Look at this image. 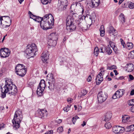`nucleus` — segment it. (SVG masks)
<instances>
[{"label":"nucleus","mask_w":134,"mask_h":134,"mask_svg":"<svg viewBox=\"0 0 134 134\" xmlns=\"http://www.w3.org/2000/svg\"><path fill=\"white\" fill-rule=\"evenodd\" d=\"M1 88L2 93L1 96L2 98L6 97V93L15 95L17 92L16 87L15 85L13 84L11 79L8 78L6 79L4 86L2 87L1 86Z\"/></svg>","instance_id":"obj_1"},{"label":"nucleus","mask_w":134,"mask_h":134,"mask_svg":"<svg viewBox=\"0 0 134 134\" xmlns=\"http://www.w3.org/2000/svg\"><path fill=\"white\" fill-rule=\"evenodd\" d=\"M22 114L21 111L19 110H17L15 112L12 122L13 124V127L16 129L20 127V123L22 118Z\"/></svg>","instance_id":"obj_2"},{"label":"nucleus","mask_w":134,"mask_h":134,"mask_svg":"<svg viewBox=\"0 0 134 134\" xmlns=\"http://www.w3.org/2000/svg\"><path fill=\"white\" fill-rule=\"evenodd\" d=\"M66 29L68 31L71 32L75 30L76 26L74 23V19L71 16L68 15L66 20Z\"/></svg>","instance_id":"obj_3"},{"label":"nucleus","mask_w":134,"mask_h":134,"mask_svg":"<svg viewBox=\"0 0 134 134\" xmlns=\"http://www.w3.org/2000/svg\"><path fill=\"white\" fill-rule=\"evenodd\" d=\"M37 51L36 46L34 43L28 45L26 46L25 52L27 55L31 56V57H34L35 52Z\"/></svg>","instance_id":"obj_4"},{"label":"nucleus","mask_w":134,"mask_h":134,"mask_svg":"<svg viewBox=\"0 0 134 134\" xmlns=\"http://www.w3.org/2000/svg\"><path fill=\"white\" fill-rule=\"evenodd\" d=\"M12 20L8 16H3L0 17V26L3 28L9 26L11 24Z\"/></svg>","instance_id":"obj_5"},{"label":"nucleus","mask_w":134,"mask_h":134,"mask_svg":"<svg viewBox=\"0 0 134 134\" xmlns=\"http://www.w3.org/2000/svg\"><path fill=\"white\" fill-rule=\"evenodd\" d=\"M23 64H18L16 65L15 68V72L19 76L23 77L26 74V68Z\"/></svg>","instance_id":"obj_6"},{"label":"nucleus","mask_w":134,"mask_h":134,"mask_svg":"<svg viewBox=\"0 0 134 134\" xmlns=\"http://www.w3.org/2000/svg\"><path fill=\"white\" fill-rule=\"evenodd\" d=\"M95 15L94 13L92 15L87 14L86 16H83L82 17V19H85L86 21L87 27L89 26V27L92 24L93 21H95Z\"/></svg>","instance_id":"obj_7"},{"label":"nucleus","mask_w":134,"mask_h":134,"mask_svg":"<svg viewBox=\"0 0 134 134\" xmlns=\"http://www.w3.org/2000/svg\"><path fill=\"white\" fill-rule=\"evenodd\" d=\"M44 82V80H41L37 87L36 92L37 94L39 96H41L43 94V92L45 87Z\"/></svg>","instance_id":"obj_8"},{"label":"nucleus","mask_w":134,"mask_h":134,"mask_svg":"<svg viewBox=\"0 0 134 134\" xmlns=\"http://www.w3.org/2000/svg\"><path fill=\"white\" fill-rule=\"evenodd\" d=\"M68 3L67 0H59L58 1V10L60 11H64L66 8Z\"/></svg>","instance_id":"obj_9"},{"label":"nucleus","mask_w":134,"mask_h":134,"mask_svg":"<svg viewBox=\"0 0 134 134\" xmlns=\"http://www.w3.org/2000/svg\"><path fill=\"white\" fill-rule=\"evenodd\" d=\"M98 101L99 103H102L105 101L108 97L107 93L101 91L97 95Z\"/></svg>","instance_id":"obj_10"},{"label":"nucleus","mask_w":134,"mask_h":134,"mask_svg":"<svg viewBox=\"0 0 134 134\" xmlns=\"http://www.w3.org/2000/svg\"><path fill=\"white\" fill-rule=\"evenodd\" d=\"M44 17L47 19L46 21L50 26V28H52L54 25V19L52 15L50 14H47L45 15Z\"/></svg>","instance_id":"obj_11"},{"label":"nucleus","mask_w":134,"mask_h":134,"mask_svg":"<svg viewBox=\"0 0 134 134\" xmlns=\"http://www.w3.org/2000/svg\"><path fill=\"white\" fill-rule=\"evenodd\" d=\"M47 19L46 18H45L44 16L42 18H41V19L40 21V22L41 27L43 29H51V28H50V26L46 21Z\"/></svg>","instance_id":"obj_12"},{"label":"nucleus","mask_w":134,"mask_h":134,"mask_svg":"<svg viewBox=\"0 0 134 134\" xmlns=\"http://www.w3.org/2000/svg\"><path fill=\"white\" fill-rule=\"evenodd\" d=\"M10 52V51L8 48H2L0 50V56L3 58L7 57L9 55Z\"/></svg>","instance_id":"obj_13"},{"label":"nucleus","mask_w":134,"mask_h":134,"mask_svg":"<svg viewBox=\"0 0 134 134\" xmlns=\"http://www.w3.org/2000/svg\"><path fill=\"white\" fill-rule=\"evenodd\" d=\"M125 128L119 126H115L112 128V131L115 133H121L124 131Z\"/></svg>","instance_id":"obj_14"},{"label":"nucleus","mask_w":134,"mask_h":134,"mask_svg":"<svg viewBox=\"0 0 134 134\" xmlns=\"http://www.w3.org/2000/svg\"><path fill=\"white\" fill-rule=\"evenodd\" d=\"M47 113V110L39 109L36 112V114L40 118L43 119L46 116Z\"/></svg>","instance_id":"obj_15"},{"label":"nucleus","mask_w":134,"mask_h":134,"mask_svg":"<svg viewBox=\"0 0 134 134\" xmlns=\"http://www.w3.org/2000/svg\"><path fill=\"white\" fill-rule=\"evenodd\" d=\"M100 3V0H90L88 3L89 5L92 8L97 7Z\"/></svg>","instance_id":"obj_16"},{"label":"nucleus","mask_w":134,"mask_h":134,"mask_svg":"<svg viewBox=\"0 0 134 134\" xmlns=\"http://www.w3.org/2000/svg\"><path fill=\"white\" fill-rule=\"evenodd\" d=\"M131 117H130L128 115H125L122 116V123L130 124L131 122Z\"/></svg>","instance_id":"obj_17"},{"label":"nucleus","mask_w":134,"mask_h":134,"mask_svg":"<svg viewBox=\"0 0 134 134\" xmlns=\"http://www.w3.org/2000/svg\"><path fill=\"white\" fill-rule=\"evenodd\" d=\"M49 54L47 51L44 52L41 55V59L44 63L47 62L48 59Z\"/></svg>","instance_id":"obj_18"},{"label":"nucleus","mask_w":134,"mask_h":134,"mask_svg":"<svg viewBox=\"0 0 134 134\" xmlns=\"http://www.w3.org/2000/svg\"><path fill=\"white\" fill-rule=\"evenodd\" d=\"M101 72H100L97 75L96 79V84L97 85H99L103 80V77L102 76V74L101 73Z\"/></svg>","instance_id":"obj_19"},{"label":"nucleus","mask_w":134,"mask_h":134,"mask_svg":"<svg viewBox=\"0 0 134 134\" xmlns=\"http://www.w3.org/2000/svg\"><path fill=\"white\" fill-rule=\"evenodd\" d=\"M47 78L48 79V83H55V80L52 74H48L47 76Z\"/></svg>","instance_id":"obj_20"},{"label":"nucleus","mask_w":134,"mask_h":134,"mask_svg":"<svg viewBox=\"0 0 134 134\" xmlns=\"http://www.w3.org/2000/svg\"><path fill=\"white\" fill-rule=\"evenodd\" d=\"M112 116V114L110 112H107L105 116V119L104 120L106 121H108L110 120Z\"/></svg>","instance_id":"obj_21"},{"label":"nucleus","mask_w":134,"mask_h":134,"mask_svg":"<svg viewBox=\"0 0 134 134\" xmlns=\"http://www.w3.org/2000/svg\"><path fill=\"white\" fill-rule=\"evenodd\" d=\"M48 38L49 40H57L58 36L55 33H52L49 35Z\"/></svg>","instance_id":"obj_22"},{"label":"nucleus","mask_w":134,"mask_h":134,"mask_svg":"<svg viewBox=\"0 0 134 134\" xmlns=\"http://www.w3.org/2000/svg\"><path fill=\"white\" fill-rule=\"evenodd\" d=\"M124 93L125 90L123 89H119L116 92V94L117 93L118 98H119L121 97Z\"/></svg>","instance_id":"obj_23"},{"label":"nucleus","mask_w":134,"mask_h":134,"mask_svg":"<svg viewBox=\"0 0 134 134\" xmlns=\"http://www.w3.org/2000/svg\"><path fill=\"white\" fill-rule=\"evenodd\" d=\"M57 40H49L48 41V44L50 46H55L57 43Z\"/></svg>","instance_id":"obj_24"},{"label":"nucleus","mask_w":134,"mask_h":134,"mask_svg":"<svg viewBox=\"0 0 134 134\" xmlns=\"http://www.w3.org/2000/svg\"><path fill=\"white\" fill-rule=\"evenodd\" d=\"M126 65L127 66V70L128 72H131L134 69V66L132 64L130 63L129 64H127Z\"/></svg>","instance_id":"obj_25"},{"label":"nucleus","mask_w":134,"mask_h":134,"mask_svg":"<svg viewBox=\"0 0 134 134\" xmlns=\"http://www.w3.org/2000/svg\"><path fill=\"white\" fill-rule=\"evenodd\" d=\"M30 18H32L35 21L38 22H40V20L41 19V18L39 16H36L34 15H32L31 16V15H30Z\"/></svg>","instance_id":"obj_26"},{"label":"nucleus","mask_w":134,"mask_h":134,"mask_svg":"<svg viewBox=\"0 0 134 134\" xmlns=\"http://www.w3.org/2000/svg\"><path fill=\"white\" fill-rule=\"evenodd\" d=\"M111 47L113 48V49L115 53H118V48L115 45L114 43L112 42H110Z\"/></svg>","instance_id":"obj_27"},{"label":"nucleus","mask_w":134,"mask_h":134,"mask_svg":"<svg viewBox=\"0 0 134 134\" xmlns=\"http://www.w3.org/2000/svg\"><path fill=\"white\" fill-rule=\"evenodd\" d=\"M100 36H103L105 35V30L104 27L103 25H102L100 27Z\"/></svg>","instance_id":"obj_28"},{"label":"nucleus","mask_w":134,"mask_h":134,"mask_svg":"<svg viewBox=\"0 0 134 134\" xmlns=\"http://www.w3.org/2000/svg\"><path fill=\"white\" fill-rule=\"evenodd\" d=\"M119 18L122 23L125 22V18L124 14L122 13H121L119 15Z\"/></svg>","instance_id":"obj_29"},{"label":"nucleus","mask_w":134,"mask_h":134,"mask_svg":"<svg viewBox=\"0 0 134 134\" xmlns=\"http://www.w3.org/2000/svg\"><path fill=\"white\" fill-rule=\"evenodd\" d=\"M54 83H48V84L47 85V86H48V87L49 89L51 90L54 88Z\"/></svg>","instance_id":"obj_30"},{"label":"nucleus","mask_w":134,"mask_h":134,"mask_svg":"<svg viewBox=\"0 0 134 134\" xmlns=\"http://www.w3.org/2000/svg\"><path fill=\"white\" fill-rule=\"evenodd\" d=\"M99 52V49H98V48L97 47H96L94 51V54L96 55V56H97Z\"/></svg>","instance_id":"obj_31"},{"label":"nucleus","mask_w":134,"mask_h":134,"mask_svg":"<svg viewBox=\"0 0 134 134\" xmlns=\"http://www.w3.org/2000/svg\"><path fill=\"white\" fill-rule=\"evenodd\" d=\"M127 48L129 49L132 48L133 47V44L132 43L128 42L127 43Z\"/></svg>","instance_id":"obj_32"},{"label":"nucleus","mask_w":134,"mask_h":134,"mask_svg":"<svg viewBox=\"0 0 134 134\" xmlns=\"http://www.w3.org/2000/svg\"><path fill=\"white\" fill-rule=\"evenodd\" d=\"M105 51L107 52L108 54H110L112 52V51L109 47H108L107 48H105Z\"/></svg>","instance_id":"obj_33"},{"label":"nucleus","mask_w":134,"mask_h":134,"mask_svg":"<svg viewBox=\"0 0 134 134\" xmlns=\"http://www.w3.org/2000/svg\"><path fill=\"white\" fill-rule=\"evenodd\" d=\"M115 31V29H114L113 26H110L109 28V32L110 34H111L114 33Z\"/></svg>","instance_id":"obj_34"},{"label":"nucleus","mask_w":134,"mask_h":134,"mask_svg":"<svg viewBox=\"0 0 134 134\" xmlns=\"http://www.w3.org/2000/svg\"><path fill=\"white\" fill-rule=\"evenodd\" d=\"M128 57L131 59L134 58V50L130 52L128 55Z\"/></svg>","instance_id":"obj_35"},{"label":"nucleus","mask_w":134,"mask_h":134,"mask_svg":"<svg viewBox=\"0 0 134 134\" xmlns=\"http://www.w3.org/2000/svg\"><path fill=\"white\" fill-rule=\"evenodd\" d=\"M105 126L107 129H109L112 126L109 122H107L105 124Z\"/></svg>","instance_id":"obj_36"},{"label":"nucleus","mask_w":134,"mask_h":134,"mask_svg":"<svg viewBox=\"0 0 134 134\" xmlns=\"http://www.w3.org/2000/svg\"><path fill=\"white\" fill-rule=\"evenodd\" d=\"M78 22V25L80 27L81 29H82L83 30H87V27H85V26H82L81 25V23H80L79 21H77Z\"/></svg>","instance_id":"obj_37"},{"label":"nucleus","mask_w":134,"mask_h":134,"mask_svg":"<svg viewBox=\"0 0 134 134\" xmlns=\"http://www.w3.org/2000/svg\"><path fill=\"white\" fill-rule=\"evenodd\" d=\"M75 5V6L76 7H80L81 6V4L80 3H78L77 2H74L73 3V4L71 5V6H72Z\"/></svg>","instance_id":"obj_38"},{"label":"nucleus","mask_w":134,"mask_h":134,"mask_svg":"<svg viewBox=\"0 0 134 134\" xmlns=\"http://www.w3.org/2000/svg\"><path fill=\"white\" fill-rule=\"evenodd\" d=\"M51 0H41V2L43 4H47L48 3H50Z\"/></svg>","instance_id":"obj_39"},{"label":"nucleus","mask_w":134,"mask_h":134,"mask_svg":"<svg viewBox=\"0 0 134 134\" xmlns=\"http://www.w3.org/2000/svg\"><path fill=\"white\" fill-rule=\"evenodd\" d=\"M117 68L116 66L115 65H112L110 66H108L107 67V69L109 70H113L116 69Z\"/></svg>","instance_id":"obj_40"},{"label":"nucleus","mask_w":134,"mask_h":134,"mask_svg":"<svg viewBox=\"0 0 134 134\" xmlns=\"http://www.w3.org/2000/svg\"><path fill=\"white\" fill-rule=\"evenodd\" d=\"M79 118V117L77 116H76L75 117L72 118V121L73 123L74 124L76 120Z\"/></svg>","instance_id":"obj_41"},{"label":"nucleus","mask_w":134,"mask_h":134,"mask_svg":"<svg viewBox=\"0 0 134 134\" xmlns=\"http://www.w3.org/2000/svg\"><path fill=\"white\" fill-rule=\"evenodd\" d=\"M81 93V96H85L87 93L86 90H82Z\"/></svg>","instance_id":"obj_42"},{"label":"nucleus","mask_w":134,"mask_h":134,"mask_svg":"<svg viewBox=\"0 0 134 134\" xmlns=\"http://www.w3.org/2000/svg\"><path fill=\"white\" fill-rule=\"evenodd\" d=\"M63 129L62 127H59L57 129V132L59 133L62 132L63 131Z\"/></svg>","instance_id":"obj_43"},{"label":"nucleus","mask_w":134,"mask_h":134,"mask_svg":"<svg viewBox=\"0 0 134 134\" xmlns=\"http://www.w3.org/2000/svg\"><path fill=\"white\" fill-rule=\"evenodd\" d=\"M120 40L121 41V44L122 45L123 48H125V47L126 44L124 41L123 39L121 38L120 39Z\"/></svg>","instance_id":"obj_44"},{"label":"nucleus","mask_w":134,"mask_h":134,"mask_svg":"<svg viewBox=\"0 0 134 134\" xmlns=\"http://www.w3.org/2000/svg\"><path fill=\"white\" fill-rule=\"evenodd\" d=\"M129 7L130 9H133L134 7V4L131 2L130 3H129Z\"/></svg>","instance_id":"obj_45"},{"label":"nucleus","mask_w":134,"mask_h":134,"mask_svg":"<svg viewBox=\"0 0 134 134\" xmlns=\"http://www.w3.org/2000/svg\"><path fill=\"white\" fill-rule=\"evenodd\" d=\"M128 104L129 105H134V103L133 102V101L132 100H129L128 102Z\"/></svg>","instance_id":"obj_46"},{"label":"nucleus","mask_w":134,"mask_h":134,"mask_svg":"<svg viewBox=\"0 0 134 134\" xmlns=\"http://www.w3.org/2000/svg\"><path fill=\"white\" fill-rule=\"evenodd\" d=\"M124 131H125L126 132L131 131L129 127V126H127L125 128Z\"/></svg>","instance_id":"obj_47"},{"label":"nucleus","mask_w":134,"mask_h":134,"mask_svg":"<svg viewBox=\"0 0 134 134\" xmlns=\"http://www.w3.org/2000/svg\"><path fill=\"white\" fill-rule=\"evenodd\" d=\"M113 98L114 99H116V98H118L117 97V93L116 94V92L113 96Z\"/></svg>","instance_id":"obj_48"},{"label":"nucleus","mask_w":134,"mask_h":134,"mask_svg":"<svg viewBox=\"0 0 134 134\" xmlns=\"http://www.w3.org/2000/svg\"><path fill=\"white\" fill-rule=\"evenodd\" d=\"M53 131L52 130H50L47 131L46 133V134H52L53 133Z\"/></svg>","instance_id":"obj_49"},{"label":"nucleus","mask_w":134,"mask_h":134,"mask_svg":"<svg viewBox=\"0 0 134 134\" xmlns=\"http://www.w3.org/2000/svg\"><path fill=\"white\" fill-rule=\"evenodd\" d=\"M91 80H92V77H91V75H90L88 76V77L87 79V81L88 82H90L91 81Z\"/></svg>","instance_id":"obj_50"},{"label":"nucleus","mask_w":134,"mask_h":134,"mask_svg":"<svg viewBox=\"0 0 134 134\" xmlns=\"http://www.w3.org/2000/svg\"><path fill=\"white\" fill-rule=\"evenodd\" d=\"M133 126H132L131 125L129 126V127L130 128V130L131 131H133L134 130V128H133Z\"/></svg>","instance_id":"obj_51"},{"label":"nucleus","mask_w":134,"mask_h":134,"mask_svg":"<svg viewBox=\"0 0 134 134\" xmlns=\"http://www.w3.org/2000/svg\"><path fill=\"white\" fill-rule=\"evenodd\" d=\"M72 100V99L71 98H69L67 99V101L68 102L71 103Z\"/></svg>","instance_id":"obj_52"},{"label":"nucleus","mask_w":134,"mask_h":134,"mask_svg":"<svg viewBox=\"0 0 134 134\" xmlns=\"http://www.w3.org/2000/svg\"><path fill=\"white\" fill-rule=\"evenodd\" d=\"M63 110L64 111L67 112L68 111L69 109H68V107H65L64 108Z\"/></svg>","instance_id":"obj_53"},{"label":"nucleus","mask_w":134,"mask_h":134,"mask_svg":"<svg viewBox=\"0 0 134 134\" xmlns=\"http://www.w3.org/2000/svg\"><path fill=\"white\" fill-rule=\"evenodd\" d=\"M105 50L104 51L103 48H100L99 50V52L101 53H104L105 52Z\"/></svg>","instance_id":"obj_54"},{"label":"nucleus","mask_w":134,"mask_h":134,"mask_svg":"<svg viewBox=\"0 0 134 134\" xmlns=\"http://www.w3.org/2000/svg\"><path fill=\"white\" fill-rule=\"evenodd\" d=\"M130 109L131 112L134 113V105L131 107Z\"/></svg>","instance_id":"obj_55"},{"label":"nucleus","mask_w":134,"mask_h":134,"mask_svg":"<svg viewBox=\"0 0 134 134\" xmlns=\"http://www.w3.org/2000/svg\"><path fill=\"white\" fill-rule=\"evenodd\" d=\"M129 77L130 79L131 80H133L134 79L133 76L131 75H129Z\"/></svg>","instance_id":"obj_56"},{"label":"nucleus","mask_w":134,"mask_h":134,"mask_svg":"<svg viewBox=\"0 0 134 134\" xmlns=\"http://www.w3.org/2000/svg\"><path fill=\"white\" fill-rule=\"evenodd\" d=\"M124 79V77L123 76H120L118 78H116V79L118 80H122Z\"/></svg>","instance_id":"obj_57"},{"label":"nucleus","mask_w":134,"mask_h":134,"mask_svg":"<svg viewBox=\"0 0 134 134\" xmlns=\"http://www.w3.org/2000/svg\"><path fill=\"white\" fill-rule=\"evenodd\" d=\"M130 94L131 95H132V96L134 95V90H132L131 91Z\"/></svg>","instance_id":"obj_58"},{"label":"nucleus","mask_w":134,"mask_h":134,"mask_svg":"<svg viewBox=\"0 0 134 134\" xmlns=\"http://www.w3.org/2000/svg\"><path fill=\"white\" fill-rule=\"evenodd\" d=\"M114 72L115 73V75H117L118 74V73L117 72V71L116 70H113Z\"/></svg>","instance_id":"obj_59"},{"label":"nucleus","mask_w":134,"mask_h":134,"mask_svg":"<svg viewBox=\"0 0 134 134\" xmlns=\"http://www.w3.org/2000/svg\"><path fill=\"white\" fill-rule=\"evenodd\" d=\"M86 125V122L85 121L83 122V123L81 124V126L83 127Z\"/></svg>","instance_id":"obj_60"},{"label":"nucleus","mask_w":134,"mask_h":134,"mask_svg":"<svg viewBox=\"0 0 134 134\" xmlns=\"http://www.w3.org/2000/svg\"><path fill=\"white\" fill-rule=\"evenodd\" d=\"M62 121V120L61 119H59L58 121V123H60Z\"/></svg>","instance_id":"obj_61"},{"label":"nucleus","mask_w":134,"mask_h":134,"mask_svg":"<svg viewBox=\"0 0 134 134\" xmlns=\"http://www.w3.org/2000/svg\"><path fill=\"white\" fill-rule=\"evenodd\" d=\"M123 2V1L121 0H120L119 2V5L120 4Z\"/></svg>","instance_id":"obj_62"},{"label":"nucleus","mask_w":134,"mask_h":134,"mask_svg":"<svg viewBox=\"0 0 134 134\" xmlns=\"http://www.w3.org/2000/svg\"><path fill=\"white\" fill-rule=\"evenodd\" d=\"M19 2V3L21 4L22 2L24 1V0H18Z\"/></svg>","instance_id":"obj_63"},{"label":"nucleus","mask_w":134,"mask_h":134,"mask_svg":"<svg viewBox=\"0 0 134 134\" xmlns=\"http://www.w3.org/2000/svg\"><path fill=\"white\" fill-rule=\"evenodd\" d=\"M110 75L111 76V77H113V75H114V74L113 73V72H111L110 73Z\"/></svg>","instance_id":"obj_64"}]
</instances>
